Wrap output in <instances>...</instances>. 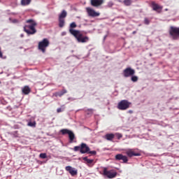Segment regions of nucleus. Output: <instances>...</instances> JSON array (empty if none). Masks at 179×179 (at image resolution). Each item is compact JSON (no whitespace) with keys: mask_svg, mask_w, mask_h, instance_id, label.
<instances>
[{"mask_svg":"<svg viewBox=\"0 0 179 179\" xmlns=\"http://www.w3.org/2000/svg\"><path fill=\"white\" fill-rule=\"evenodd\" d=\"M76 27H77L76 23L72 22L70 24L69 33H71L72 36H75L78 43H87L90 40L89 37L84 36L83 34H81L80 31L73 29Z\"/></svg>","mask_w":179,"mask_h":179,"instance_id":"nucleus-1","label":"nucleus"},{"mask_svg":"<svg viewBox=\"0 0 179 179\" xmlns=\"http://www.w3.org/2000/svg\"><path fill=\"white\" fill-rule=\"evenodd\" d=\"M26 23L24 26V31L29 36L36 34L37 33V29H36L37 22L34 20L29 19L26 21Z\"/></svg>","mask_w":179,"mask_h":179,"instance_id":"nucleus-2","label":"nucleus"},{"mask_svg":"<svg viewBox=\"0 0 179 179\" xmlns=\"http://www.w3.org/2000/svg\"><path fill=\"white\" fill-rule=\"evenodd\" d=\"M169 34L170 38L173 40H179V27L171 26Z\"/></svg>","mask_w":179,"mask_h":179,"instance_id":"nucleus-3","label":"nucleus"},{"mask_svg":"<svg viewBox=\"0 0 179 179\" xmlns=\"http://www.w3.org/2000/svg\"><path fill=\"white\" fill-rule=\"evenodd\" d=\"M131 104L132 103L131 102L128 101V100H122L118 103L117 108H118V110H121L124 111L125 110H128V108H129V107H131Z\"/></svg>","mask_w":179,"mask_h":179,"instance_id":"nucleus-4","label":"nucleus"},{"mask_svg":"<svg viewBox=\"0 0 179 179\" xmlns=\"http://www.w3.org/2000/svg\"><path fill=\"white\" fill-rule=\"evenodd\" d=\"M50 45V41L47 38H43L41 41L38 43V48L40 51L43 53L45 52L47 47Z\"/></svg>","mask_w":179,"mask_h":179,"instance_id":"nucleus-5","label":"nucleus"},{"mask_svg":"<svg viewBox=\"0 0 179 179\" xmlns=\"http://www.w3.org/2000/svg\"><path fill=\"white\" fill-rule=\"evenodd\" d=\"M68 13L65 10H63L61 14L59 15V27H64L65 26V19Z\"/></svg>","mask_w":179,"mask_h":179,"instance_id":"nucleus-6","label":"nucleus"},{"mask_svg":"<svg viewBox=\"0 0 179 179\" xmlns=\"http://www.w3.org/2000/svg\"><path fill=\"white\" fill-rule=\"evenodd\" d=\"M103 176H106L108 178H115L117 177V172L114 171V170L108 171L107 168H104Z\"/></svg>","mask_w":179,"mask_h":179,"instance_id":"nucleus-7","label":"nucleus"},{"mask_svg":"<svg viewBox=\"0 0 179 179\" xmlns=\"http://www.w3.org/2000/svg\"><path fill=\"white\" fill-rule=\"evenodd\" d=\"M123 75L124 78H129V76H134L135 75V70L131 67H128L123 71Z\"/></svg>","mask_w":179,"mask_h":179,"instance_id":"nucleus-8","label":"nucleus"},{"mask_svg":"<svg viewBox=\"0 0 179 179\" xmlns=\"http://www.w3.org/2000/svg\"><path fill=\"white\" fill-rule=\"evenodd\" d=\"M151 7L152 8V10H155L157 13H162V10H163V6H159L155 1L151 2Z\"/></svg>","mask_w":179,"mask_h":179,"instance_id":"nucleus-9","label":"nucleus"},{"mask_svg":"<svg viewBox=\"0 0 179 179\" xmlns=\"http://www.w3.org/2000/svg\"><path fill=\"white\" fill-rule=\"evenodd\" d=\"M86 10L88 14V16H90L91 17H97L100 16V13L96 12V10L91 8H87Z\"/></svg>","mask_w":179,"mask_h":179,"instance_id":"nucleus-10","label":"nucleus"},{"mask_svg":"<svg viewBox=\"0 0 179 179\" xmlns=\"http://www.w3.org/2000/svg\"><path fill=\"white\" fill-rule=\"evenodd\" d=\"M115 160L122 161V163H128V157L122 154H117L115 156Z\"/></svg>","mask_w":179,"mask_h":179,"instance_id":"nucleus-11","label":"nucleus"},{"mask_svg":"<svg viewBox=\"0 0 179 179\" xmlns=\"http://www.w3.org/2000/svg\"><path fill=\"white\" fill-rule=\"evenodd\" d=\"M65 170L66 171H68L72 176H78V170L71 166H66Z\"/></svg>","mask_w":179,"mask_h":179,"instance_id":"nucleus-12","label":"nucleus"},{"mask_svg":"<svg viewBox=\"0 0 179 179\" xmlns=\"http://www.w3.org/2000/svg\"><path fill=\"white\" fill-rule=\"evenodd\" d=\"M134 150H138V149H128V150L126 152V155H127L129 157H133V156H141L140 153L135 152Z\"/></svg>","mask_w":179,"mask_h":179,"instance_id":"nucleus-13","label":"nucleus"},{"mask_svg":"<svg viewBox=\"0 0 179 179\" xmlns=\"http://www.w3.org/2000/svg\"><path fill=\"white\" fill-rule=\"evenodd\" d=\"M90 150V148H89V146H87V145H86V143H83L80 145V153H82L83 155L85 153H87L89 152Z\"/></svg>","mask_w":179,"mask_h":179,"instance_id":"nucleus-14","label":"nucleus"},{"mask_svg":"<svg viewBox=\"0 0 179 179\" xmlns=\"http://www.w3.org/2000/svg\"><path fill=\"white\" fill-rule=\"evenodd\" d=\"M104 3V0H91V5L95 8L101 6Z\"/></svg>","mask_w":179,"mask_h":179,"instance_id":"nucleus-15","label":"nucleus"},{"mask_svg":"<svg viewBox=\"0 0 179 179\" xmlns=\"http://www.w3.org/2000/svg\"><path fill=\"white\" fill-rule=\"evenodd\" d=\"M66 93H67L66 90H63L60 92H55V94H53V96H55V97H62V96H64Z\"/></svg>","mask_w":179,"mask_h":179,"instance_id":"nucleus-16","label":"nucleus"},{"mask_svg":"<svg viewBox=\"0 0 179 179\" xmlns=\"http://www.w3.org/2000/svg\"><path fill=\"white\" fill-rule=\"evenodd\" d=\"M115 137V135L114 134H107L105 135V139H106V141H113V139H114V138Z\"/></svg>","mask_w":179,"mask_h":179,"instance_id":"nucleus-17","label":"nucleus"},{"mask_svg":"<svg viewBox=\"0 0 179 179\" xmlns=\"http://www.w3.org/2000/svg\"><path fill=\"white\" fill-rule=\"evenodd\" d=\"M31 90H30V87L29 86H25L22 88V93L24 94H29Z\"/></svg>","mask_w":179,"mask_h":179,"instance_id":"nucleus-18","label":"nucleus"},{"mask_svg":"<svg viewBox=\"0 0 179 179\" xmlns=\"http://www.w3.org/2000/svg\"><path fill=\"white\" fill-rule=\"evenodd\" d=\"M29 3H31V0H21L22 6H27Z\"/></svg>","mask_w":179,"mask_h":179,"instance_id":"nucleus-19","label":"nucleus"},{"mask_svg":"<svg viewBox=\"0 0 179 179\" xmlns=\"http://www.w3.org/2000/svg\"><path fill=\"white\" fill-rule=\"evenodd\" d=\"M69 138L70 139V143H72L73 142V139H75V134L72 131H71L69 134Z\"/></svg>","mask_w":179,"mask_h":179,"instance_id":"nucleus-20","label":"nucleus"},{"mask_svg":"<svg viewBox=\"0 0 179 179\" xmlns=\"http://www.w3.org/2000/svg\"><path fill=\"white\" fill-rule=\"evenodd\" d=\"M60 132L62 134V135H66V134L69 135L71 131L68 130V129H63L60 131Z\"/></svg>","mask_w":179,"mask_h":179,"instance_id":"nucleus-21","label":"nucleus"},{"mask_svg":"<svg viewBox=\"0 0 179 179\" xmlns=\"http://www.w3.org/2000/svg\"><path fill=\"white\" fill-rule=\"evenodd\" d=\"M123 3L126 6H131V4L132 3V0H124Z\"/></svg>","mask_w":179,"mask_h":179,"instance_id":"nucleus-22","label":"nucleus"},{"mask_svg":"<svg viewBox=\"0 0 179 179\" xmlns=\"http://www.w3.org/2000/svg\"><path fill=\"white\" fill-rule=\"evenodd\" d=\"M83 160H85V162H87V163H88V164H92V163H93L94 160L93 159H87V157H85L83 158Z\"/></svg>","mask_w":179,"mask_h":179,"instance_id":"nucleus-23","label":"nucleus"},{"mask_svg":"<svg viewBox=\"0 0 179 179\" xmlns=\"http://www.w3.org/2000/svg\"><path fill=\"white\" fill-rule=\"evenodd\" d=\"M39 157L41 159H47V154L46 153H41L39 155Z\"/></svg>","mask_w":179,"mask_h":179,"instance_id":"nucleus-24","label":"nucleus"},{"mask_svg":"<svg viewBox=\"0 0 179 179\" xmlns=\"http://www.w3.org/2000/svg\"><path fill=\"white\" fill-rule=\"evenodd\" d=\"M131 80L132 82H138V76H131Z\"/></svg>","mask_w":179,"mask_h":179,"instance_id":"nucleus-25","label":"nucleus"},{"mask_svg":"<svg viewBox=\"0 0 179 179\" xmlns=\"http://www.w3.org/2000/svg\"><path fill=\"white\" fill-rule=\"evenodd\" d=\"M27 125L28 127H36V122H29Z\"/></svg>","mask_w":179,"mask_h":179,"instance_id":"nucleus-26","label":"nucleus"},{"mask_svg":"<svg viewBox=\"0 0 179 179\" xmlns=\"http://www.w3.org/2000/svg\"><path fill=\"white\" fill-rule=\"evenodd\" d=\"M74 152H78L80 150V146H75L73 148Z\"/></svg>","mask_w":179,"mask_h":179,"instance_id":"nucleus-27","label":"nucleus"},{"mask_svg":"<svg viewBox=\"0 0 179 179\" xmlns=\"http://www.w3.org/2000/svg\"><path fill=\"white\" fill-rule=\"evenodd\" d=\"M144 23L145 24H150V20H149V19H148V18H145L144 19Z\"/></svg>","mask_w":179,"mask_h":179,"instance_id":"nucleus-28","label":"nucleus"},{"mask_svg":"<svg viewBox=\"0 0 179 179\" xmlns=\"http://www.w3.org/2000/svg\"><path fill=\"white\" fill-rule=\"evenodd\" d=\"M117 139H120V138H122V134H120V133H116L115 134Z\"/></svg>","mask_w":179,"mask_h":179,"instance_id":"nucleus-29","label":"nucleus"},{"mask_svg":"<svg viewBox=\"0 0 179 179\" xmlns=\"http://www.w3.org/2000/svg\"><path fill=\"white\" fill-rule=\"evenodd\" d=\"M88 153H90V155H96V152L93 150V151H89Z\"/></svg>","mask_w":179,"mask_h":179,"instance_id":"nucleus-30","label":"nucleus"},{"mask_svg":"<svg viewBox=\"0 0 179 179\" xmlns=\"http://www.w3.org/2000/svg\"><path fill=\"white\" fill-rule=\"evenodd\" d=\"M57 113H62V108H57Z\"/></svg>","mask_w":179,"mask_h":179,"instance_id":"nucleus-31","label":"nucleus"},{"mask_svg":"<svg viewBox=\"0 0 179 179\" xmlns=\"http://www.w3.org/2000/svg\"><path fill=\"white\" fill-rule=\"evenodd\" d=\"M3 54H2V49L0 47V58H2Z\"/></svg>","mask_w":179,"mask_h":179,"instance_id":"nucleus-32","label":"nucleus"},{"mask_svg":"<svg viewBox=\"0 0 179 179\" xmlns=\"http://www.w3.org/2000/svg\"><path fill=\"white\" fill-rule=\"evenodd\" d=\"M129 114H132V113H134V111L133 110H129Z\"/></svg>","mask_w":179,"mask_h":179,"instance_id":"nucleus-33","label":"nucleus"},{"mask_svg":"<svg viewBox=\"0 0 179 179\" xmlns=\"http://www.w3.org/2000/svg\"><path fill=\"white\" fill-rule=\"evenodd\" d=\"M132 34H136V31H133Z\"/></svg>","mask_w":179,"mask_h":179,"instance_id":"nucleus-34","label":"nucleus"},{"mask_svg":"<svg viewBox=\"0 0 179 179\" xmlns=\"http://www.w3.org/2000/svg\"><path fill=\"white\" fill-rule=\"evenodd\" d=\"M165 10L167 12V10H169V8H166Z\"/></svg>","mask_w":179,"mask_h":179,"instance_id":"nucleus-35","label":"nucleus"},{"mask_svg":"<svg viewBox=\"0 0 179 179\" xmlns=\"http://www.w3.org/2000/svg\"><path fill=\"white\" fill-rule=\"evenodd\" d=\"M21 37H23V34H21Z\"/></svg>","mask_w":179,"mask_h":179,"instance_id":"nucleus-36","label":"nucleus"},{"mask_svg":"<svg viewBox=\"0 0 179 179\" xmlns=\"http://www.w3.org/2000/svg\"><path fill=\"white\" fill-rule=\"evenodd\" d=\"M0 83H1V81H0Z\"/></svg>","mask_w":179,"mask_h":179,"instance_id":"nucleus-37","label":"nucleus"}]
</instances>
